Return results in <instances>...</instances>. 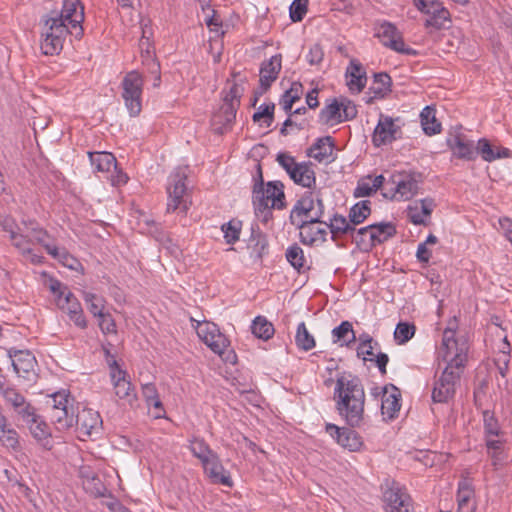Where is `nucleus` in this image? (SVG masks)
<instances>
[{
	"label": "nucleus",
	"mask_w": 512,
	"mask_h": 512,
	"mask_svg": "<svg viewBox=\"0 0 512 512\" xmlns=\"http://www.w3.org/2000/svg\"><path fill=\"white\" fill-rule=\"evenodd\" d=\"M102 418L100 414L90 408H85L74 414V425H76L77 431L80 437H97L101 434L102 430Z\"/></svg>",
	"instance_id": "nucleus-15"
},
{
	"label": "nucleus",
	"mask_w": 512,
	"mask_h": 512,
	"mask_svg": "<svg viewBox=\"0 0 512 512\" xmlns=\"http://www.w3.org/2000/svg\"><path fill=\"white\" fill-rule=\"evenodd\" d=\"M276 161L289 176L297 169V165L299 164L296 162L295 158L287 152H279L276 156Z\"/></svg>",
	"instance_id": "nucleus-61"
},
{
	"label": "nucleus",
	"mask_w": 512,
	"mask_h": 512,
	"mask_svg": "<svg viewBox=\"0 0 512 512\" xmlns=\"http://www.w3.org/2000/svg\"><path fill=\"white\" fill-rule=\"evenodd\" d=\"M282 67V57L280 54L272 56L264 61L260 67V93L264 94L271 87L272 83L278 78Z\"/></svg>",
	"instance_id": "nucleus-24"
},
{
	"label": "nucleus",
	"mask_w": 512,
	"mask_h": 512,
	"mask_svg": "<svg viewBox=\"0 0 512 512\" xmlns=\"http://www.w3.org/2000/svg\"><path fill=\"white\" fill-rule=\"evenodd\" d=\"M401 393L394 385L385 386L382 397V414L393 419L401 408Z\"/></svg>",
	"instance_id": "nucleus-30"
},
{
	"label": "nucleus",
	"mask_w": 512,
	"mask_h": 512,
	"mask_svg": "<svg viewBox=\"0 0 512 512\" xmlns=\"http://www.w3.org/2000/svg\"><path fill=\"white\" fill-rule=\"evenodd\" d=\"M371 226H365L358 230L352 231L351 235L356 244L363 249H370L374 247V244H369V236L372 233Z\"/></svg>",
	"instance_id": "nucleus-57"
},
{
	"label": "nucleus",
	"mask_w": 512,
	"mask_h": 512,
	"mask_svg": "<svg viewBox=\"0 0 512 512\" xmlns=\"http://www.w3.org/2000/svg\"><path fill=\"white\" fill-rule=\"evenodd\" d=\"M47 253L70 269H76V266L79 264L77 259L70 255L65 249H59L55 245L47 246Z\"/></svg>",
	"instance_id": "nucleus-53"
},
{
	"label": "nucleus",
	"mask_w": 512,
	"mask_h": 512,
	"mask_svg": "<svg viewBox=\"0 0 512 512\" xmlns=\"http://www.w3.org/2000/svg\"><path fill=\"white\" fill-rule=\"evenodd\" d=\"M50 417L58 430H68L74 426L73 398L66 390L58 391L50 396Z\"/></svg>",
	"instance_id": "nucleus-6"
},
{
	"label": "nucleus",
	"mask_w": 512,
	"mask_h": 512,
	"mask_svg": "<svg viewBox=\"0 0 512 512\" xmlns=\"http://www.w3.org/2000/svg\"><path fill=\"white\" fill-rule=\"evenodd\" d=\"M49 288L55 295L56 305L68 315L75 314V312L82 311L81 303L75 297V295L68 290L66 286L55 279L50 281Z\"/></svg>",
	"instance_id": "nucleus-20"
},
{
	"label": "nucleus",
	"mask_w": 512,
	"mask_h": 512,
	"mask_svg": "<svg viewBox=\"0 0 512 512\" xmlns=\"http://www.w3.org/2000/svg\"><path fill=\"white\" fill-rule=\"evenodd\" d=\"M484 430L486 436H497L499 434V425L496 418L489 412H483Z\"/></svg>",
	"instance_id": "nucleus-63"
},
{
	"label": "nucleus",
	"mask_w": 512,
	"mask_h": 512,
	"mask_svg": "<svg viewBox=\"0 0 512 512\" xmlns=\"http://www.w3.org/2000/svg\"><path fill=\"white\" fill-rule=\"evenodd\" d=\"M287 261L294 269L300 271L305 265V256L302 248L297 244L289 246L285 253Z\"/></svg>",
	"instance_id": "nucleus-54"
},
{
	"label": "nucleus",
	"mask_w": 512,
	"mask_h": 512,
	"mask_svg": "<svg viewBox=\"0 0 512 512\" xmlns=\"http://www.w3.org/2000/svg\"><path fill=\"white\" fill-rule=\"evenodd\" d=\"M8 357L18 377L31 381L36 376L37 361L29 350L9 349Z\"/></svg>",
	"instance_id": "nucleus-14"
},
{
	"label": "nucleus",
	"mask_w": 512,
	"mask_h": 512,
	"mask_svg": "<svg viewBox=\"0 0 512 512\" xmlns=\"http://www.w3.org/2000/svg\"><path fill=\"white\" fill-rule=\"evenodd\" d=\"M319 119L325 124H338L342 123L341 119V106L340 100L333 99L330 104H327L321 109Z\"/></svg>",
	"instance_id": "nucleus-44"
},
{
	"label": "nucleus",
	"mask_w": 512,
	"mask_h": 512,
	"mask_svg": "<svg viewBox=\"0 0 512 512\" xmlns=\"http://www.w3.org/2000/svg\"><path fill=\"white\" fill-rule=\"evenodd\" d=\"M197 334L200 339L215 353L227 362H234L236 355L229 351L230 342L220 332L216 324L204 322L199 325Z\"/></svg>",
	"instance_id": "nucleus-8"
},
{
	"label": "nucleus",
	"mask_w": 512,
	"mask_h": 512,
	"mask_svg": "<svg viewBox=\"0 0 512 512\" xmlns=\"http://www.w3.org/2000/svg\"><path fill=\"white\" fill-rule=\"evenodd\" d=\"M258 173H259V182L254 184V188H259L264 192V196L266 200L271 202V206L276 209H283L285 207V194L283 191V184L278 181L268 182L266 187H264L261 167L258 165Z\"/></svg>",
	"instance_id": "nucleus-26"
},
{
	"label": "nucleus",
	"mask_w": 512,
	"mask_h": 512,
	"mask_svg": "<svg viewBox=\"0 0 512 512\" xmlns=\"http://www.w3.org/2000/svg\"><path fill=\"white\" fill-rule=\"evenodd\" d=\"M375 36L381 41V43L389 47L390 49L410 55L413 53V50L411 48H407L405 46V43L401 37L400 32L396 28L395 25H393L390 22H382L379 23L375 28Z\"/></svg>",
	"instance_id": "nucleus-16"
},
{
	"label": "nucleus",
	"mask_w": 512,
	"mask_h": 512,
	"mask_svg": "<svg viewBox=\"0 0 512 512\" xmlns=\"http://www.w3.org/2000/svg\"><path fill=\"white\" fill-rule=\"evenodd\" d=\"M29 427L30 433L33 438L45 449L52 448L51 431L48 424L41 420L40 417L34 412L33 416L23 419Z\"/></svg>",
	"instance_id": "nucleus-29"
},
{
	"label": "nucleus",
	"mask_w": 512,
	"mask_h": 512,
	"mask_svg": "<svg viewBox=\"0 0 512 512\" xmlns=\"http://www.w3.org/2000/svg\"><path fill=\"white\" fill-rule=\"evenodd\" d=\"M80 477L83 479V485H93L97 494H102V484L100 479L90 470L89 467H81L79 470Z\"/></svg>",
	"instance_id": "nucleus-59"
},
{
	"label": "nucleus",
	"mask_w": 512,
	"mask_h": 512,
	"mask_svg": "<svg viewBox=\"0 0 512 512\" xmlns=\"http://www.w3.org/2000/svg\"><path fill=\"white\" fill-rule=\"evenodd\" d=\"M475 151L476 155L479 154L486 162H493L497 159L507 158L510 156V150L508 148H494L486 138L478 140Z\"/></svg>",
	"instance_id": "nucleus-34"
},
{
	"label": "nucleus",
	"mask_w": 512,
	"mask_h": 512,
	"mask_svg": "<svg viewBox=\"0 0 512 512\" xmlns=\"http://www.w3.org/2000/svg\"><path fill=\"white\" fill-rule=\"evenodd\" d=\"M96 318L98 319V326L103 334H117V326L115 320L113 319L110 313L104 312L100 316H97Z\"/></svg>",
	"instance_id": "nucleus-60"
},
{
	"label": "nucleus",
	"mask_w": 512,
	"mask_h": 512,
	"mask_svg": "<svg viewBox=\"0 0 512 512\" xmlns=\"http://www.w3.org/2000/svg\"><path fill=\"white\" fill-rule=\"evenodd\" d=\"M469 345L465 337H457L453 329H445L442 336V344L439 357L447 366L456 369H465Z\"/></svg>",
	"instance_id": "nucleus-3"
},
{
	"label": "nucleus",
	"mask_w": 512,
	"mask_h": 512,
	"mask_svg": "<svg viewBox=\"0 0 512 512\" xmlns=\"http://www.w3.org/2000/svg\"><path fill=\"white\" fill-rule=\"evenodd\" d=\"M274 109V103L261 104L252 116L253 121L255 123L263 121L265 127H270L274 121Z\"/></svg>",
	"instance_id": "nucleus-52"
},
{
	"label": "nucleus",
	"mask_w": 512,
	"mask_h": 512,
	"mask_svg": "<svg viewBox=\"0 0 512 512\" xmlns=\"http://www.w3.org/2000/svg\"><path fill=\"white\" fill-rule=\"evenodd\" d=\"M189 449L192 452L193 456L198 458L201 463L204 462L209 457L213 456L215 453L210 449L209 445L205 442L204 439L194 437L189 441Z\"/></svg>",
	"instance_id": "nucleus-51"
},
{
	"label": "nucleus",
	"mask_w": 512,
	"mask_h": 512,
	"mask_svg": "<svg viewBox=\"0 0 512 512\" xmlns=\"http://www.w3.org/2000/svg\"><path fill=\"white\" fill-rule=\"evenodd\" d=\"M83 300L87 305V309L94 317L100 316L104 313L106 304L104 297L91 292H83Z\"/></svg>",
	"instance_id": "nucleus-50"
},
{
	"label": "nucleus",
	"mask_w": 512,
	"mask_h": 512,
	"mask_svg": "<svg viewBox=\"0 0 512 512\" xmlns=\"http://www.w3.org/2000/svg\"><path fill=\"white\" fill-rule=\"evenodd\" d=\"M332 337L334 342L342 341V345H350L356 341V335L353 330L352 323L349 321H342L339 326L332 330Z\"/></svg>",
	"instance_id": "nucleus-43"
},
{
	"label": "nucleus",
	"mask_w": 512,
	"mask_h": 512,
	"mask_svg": "<svg viewBox=\"0 0 512 512\" xmlns=\"http://www.w3.org/2000/svg\"><path fill=\"white\" fill-rule=\"evenodd\" d=\"M295 344L298 349L303 351H310L316 346L315 338L308 331L305 322H301L297 326Z\"/></svg>",
	"instance_id": "nucleus-45"
},
{
	"label": "nucleus",
	"mask_w": 512,
	"mask_h": 512,
	"mask_svg": "<svg viewBox=\"0 0 512 512\" xmlns=\"http://www.w3.org/2000/svg\"><path fill=\"white\" fill-rule=\"evenodd\" d=\"M188 167H177L169 175L166 185L167 213L186 216L192 205V194L187 184Z\"/></svg>",
	"instance_id": "nucleus-2"
},
{
	"label": "nucleus",
	"mask_w": 512,
	"mask_h": 512,
	"mask_svg": "<svg viewBox=\"0 0 512 512\" xmlns=\"http://www.w3.org/2000/svg\"><path fill=\"white\" fill-rule=\"evenodd\" d=\"M22 224L24 225V235L31 241L30 246L33 243H37L43 246L46 251L47 246H53L47 242V239L50 237L47 230L41 227L35 220L23 221Z\"/></svg>",
	"instance_id": "nucleus-36"
},
{
	"label": "nucleus",
	"mask_w": 512,
	"mask_h": 512,
	"mask_svg": "<svg viewBox=\"0 0 512 512\" xmlns=\"http://www.w3.org/2000/svg\"><path fill=\"white\" fill-rule=\"evenodd\" d=\"M418 10L427 16L424 22L426 29L441 30L451 24L450 12L439 0H427Z\"/></svg>",
	"instance_id": "nucleus-13"
},
{
	"label": "nucleus",
	"mask_w": 512,
	"mask_h": 512,
	"mask_svg": "<svg viewBox=\"0 0 512 512\" xmlns=\"http://www.w3.org/2000/svg\"><path fill=\"white\" fill-rule=\"evenodd\" d=\"M290 178L295 184L301 185L302 187L309 189L315 187L316 176L313 169V163L310 161L300 162L297 165V169H295L290 175Z\"/></svg>",
	"instance_id": "nucleus-33"
},
{
	"label": "nucleus",
	"mask_w": 512,
	"mask_h": 512,
	"mask_svg": "<svg viewBox=\"0 0 512 512\" xmlns=\"http://www.w3.org/2000/svg\"><path fill=\"white\" fill-rule=\"evenodd\" d=\"M238 108L239 106L223 100L218 113L214 115V122L221 124L223 127L231 125L235 121Z\"/></svg>",
	"instance_id": "nucleus-46"
},
{
	"label": "nucleus",
	"mask_w": 512,
	"mask_h": 512,
	"mask_svg": "<svg viewBox=\"0 0 512 512\" xmlns=\"http://www.w3.org/2000/svg\"><path fill=\"white\" fill-rule=\"evenodd\" d=\"M46 18L60 19L68 30L75 31L76 36L83 33L81 23L84 20V11L78 0H65L60 13L52 11Z\"/></svg>",
	"instance_id": "nucleus-12"
},
{
	"label": "nucleus",
	"mask_w": 512,
	"mask_h": 512,
	"mask_svg": "<svg viewBox=\"0 0 512 512\" xmlns=\"http://www.w3.org/2000/svg\"><path fill=\"white\" fill-rule=\"evenodd\" d=\"M400 134L401 128L395 124L394 119L381 114L372 135V142L376 147H380L400 138Z\"/></svg>",
	"instance_id": "nucleus-19"
},
{
	"label": "nucleus",
	"mask_w": 512,
	"mask_h": 512,
	"mask_svg": "<svg viewBox=\"0 0 512 512\" xmlns=\"http://www.w3.org/2000/svg\"><path fill=\"white\" fill-rule=\"evenodd\" d=\"M326 432L334 438L339 445L349 451H359L362 447V438L352 429L344 427L340 428L334 424H327Z\"/></svg>",
	"instance_id": "nucleus-22"
},
{
	"label": "nucleus",
	"mask_w": 512,
	"mask_h": 512,
	"mask_svg": "<svg viewBox=\"0 0 512 512\" xmlns=\"http://www.w3.org/2000/svg\"><path fill=\"white\" fill-rule=\"evenodd\" d=\"M325 226L326 231L330 230L333 240L340 235L351 234L352 231H355V227H353L350 220L337 214L330 219L329 223L325 222Z\"/></svg>",
	"instance_id": "nucleus-41"
},
{
	"label": "nucleus",
	"mask_w": 512,
	"mask_h": 512,
	"mask_svg": "<svg viewBox=\"0 0 512 512\" xmlns=\"http://www.w3.org/2000/svg\"><path fill=\"white\" fill-rule=\"evenodd\" d=\"M2 396L22 420L34 415L35 408L26 401L25 397L16 388L7 387L3 389Z\"/></svg>",
	"instance_id": "nucleus-27"
},
{
	"label": "nucleus",
	"mask_w": 512,
	"mask_h": 512,
	"mask_svg": "<svg viewBox=\"0 0 512 512\" xmlns=\"http://www.w3.org/2000/svg\"><path fill=\"white\" fill-rule=\"evenodd\" d=\"M324 215V204L319 195L314 192H305L294 204L289 220L291 224L304 221H320Z\"/></svg>",
	"instance_id": "nucleus-5"
},
{
	"label": "nucleus",
	"mask_w": 512,
	"mask_h": 512,
	"mask_svg": "<svg viewBox=\"0 0 512 512\" xmlns=\"http://www.w3.org/2000/svg\"><path fill=\"white\" fill-rule=\"evenodd\" d=\"M202 466L205 473L213 483H219L227 487H232L233 481L231 480L230 474L224 469L216 453L202 462Z\"/></svg>",
	"instance_id": "nucleus-28"
},
{
	"label": "nucleus",
	"mask_w": 512,
	"mask_h": 512,
	"mask_svg": "<svg viewBox=\"0 0 512 512\" xmlns=\"http://www.w3.org/2000/svg\"><path fill=\"white\" fill-rule=\"evenodd\" d=\"M372 228V233L370 234L369 244H381L387 241L389 238L393 237L396 234V227L391 222H381L370 225Z\"/></svg>",
	"instance_id": "nucleus-40"
},
{
	"label": "nucleus",
	"mask_w": 512,
	"mask_h": 512,
	"mask_svg": "<svg viewBox=\"0 0 512 512\" xmlns=\"http://www.w3.org/2000/svg\"><path fill=\"white\" fill-rule=\"evenodd\" d=\"M421 125L426 135H435L441 132V124L436 119V111L426 106L420 113Z\"/></svg>",
	"instance_id": "nucleus-42"
},
{
	"label": "nucleus",
	"mask_w": 512,
	"mask_h": 512,
	"mask_svg": "<svg viewBox=\"0 0 512 512\" xmlns=\"http://www.w3.org/2000/svg\"><path fill=\"white\" fill-rule=\"evenodd\" d=\"M0 226L2 230L8 234L11 244L20 253H31V241L24 235L23 230L19 227L14 218L11 216L1 217Z\"/></svg>",
	"instance_id": "nucleus-21"
},
{
	"label": "nucleus",
	"mask_w": 512,
	"mask_h": 512,
	"mask_svg": "<svg viewBox=\"0 0 512 512\" xmlns=\"http://www.w3.org/2000/svg\"><path fill=\"white\" fill-rule=\"evenodd\" d=\"M346 75L349 77L347 85L351 92L360 93L366 85L367 76L362 64L352 59L347 67Z\"/></svg>",
	"instance_id": "nucleus-31"
},
{
	"label": "nucleus",
	"mask_w": 512,
	"mask_h": 512,
	"mask_svg": "<svg viewBox=\"0 0 512 512\" xmlns=\"http://www.w3.org/2000/svg\"><path fill=\"white\" fill-rule=\"evenodd\" d=\"M385 178L383 175H377L375 177L367 176L360 179L355 188V197H366L376 192L382 186L384 187Z\"/></svg>",
	"instance_id": "nucleus-39"
},
{
	"label": "nucleus",
	"mask_w": 512,
	"mask_h": 512,
	"mask_svg": "<svg viewBox=\"0 0 512 512\" xmlns=\"http://www.w3.org/2000/svg\"><path fill=\"white\" fill-rule=\"evenodd\" d=\"M371 214L370 201L362 200L351 207L349 211V220L353 227L365 221Z\"/></svg>",
	"instance_id": "nucleus-49"
},
{
	"label": "nucleus",
	"mask_w": 512,
	"mask_h": 512,
	"mask_svg": "<svg viewBox=\"0 0 512 512\" xmlns=\"http://www.w3.org/2000/svg\"><path fill=\"white\" fill-rule=\"evenodd\" d=\"M447 145L452 155L458 159L465 161H473L476 159V146L474 142L467 139L462 134L452 135L447 139Z\"/></svg>",
	"instance_id": "nucleus-25"
},
{
	"label": "nucleus",
	"mask_w": 512,
	"mask_h": 512,
	"mask_svg": "<svg viewBox=\"0 0 512 512\" xmlns=\"http://www.w3.org/2000/svg\"><path fill=\"white\" fill-rule=\"evenodd\" d=\"M224 239L227 244H234L240 238L241 222L238 220H230L221 226Z\"/></svg>",
	"instance_id": "nucleus-55"
},
{
	"label": "nucleus",
	"mask_w": 512,
	"mask_h": 512,
	"mask_svg": "<svg viewBox=\"0 0 512 512\" xmlns=\"http://www.w3.org/2000/svg\"><path fill=\"white\" fill-rule=\"evenodd\" d=\"M415 326L407 322H400L397 324L394 331V338L398 344L408 342L415 334Z\"/></svg>",
	"instance_id": "nucleus-56"
},
{
	"label": "nucleus",
	"mask_w": 512,
	"mask_h": 512,
	"mask_svg": "<svg viewBox=\"0 0 512 512\" xmlns=\"http://www.w3.org/2000/svg\"><path fill=\"white\" fill-rule=\"evenodd\" d=\"M334 149L333 139L330 136L322 137L307 149V155L318 162L329 160Z\"/></svg>",
	"instance_id": "nucleus-37"
},
{
	"label": "nucleus",
	"mask_w": 512,
	"mask_h": 512,
	"mask_svg": "<svg viewBox=\"0 0 512 512\" xmlns=\"http://www.w3.org/2000/svg\"><path fill=\"white\" fill-rule=\"evenodd\" d=\"M253 206L254 211H263L268 208H273L271 202L266 200L264 192L259 188H253Z\"/></svg>",
	"instance_id": "nucleus-64"
},
{
	"label": "nucleus",
	"mask_w": 512,
	"mask_h": 512,
	"mask_svg": "<svg viewBox=\"0 0 512 512\" xmlns=\"http://www.w3.org/2000/svg\"><path fill=\"white\" fill-rule=\"evenodd\" d=\"M386 512H410L411 498L397 483L393 482L383 492Z\"/></svg>",
	"instance_id": "nucleus-18"
},
{
	"label": "nucleus",
	"mask_w": 512,
	"mask_h": 512,
	"mask_svg": "<svg viewBox=\"0 0 512 512\" xmlns=\"http://www.w3.org/2000/svg\"><path fill=\"white\" fill-rule=\"evenodd\" d=\"M74 33L61 22L60 19L46 18L42 29L41 50L45 55H57L63 48L68 34Z\"/></svg>",
	"instance_id": "nucleus-7"
},
{
	"label": "nucleus",
	"mask_w": 512,
	"mask_h": 512,
	"mask_svg": "<svg viewBox=\"0 0 512 512\" xmlns=\"http://www.w3.org/2000/svg\"><path fill=\"white\" fill-rule=\"evenodd\" d=\"M340 106L342 122L352 120L357 116V107L351 100L347 98H341Z\"/></svg>",
	"instance_id": "nucleus-62"
},
{
	"label": "nucleus",
	"mask_w": 512,
	"mask_h": 512,
	"mask_svg": "<svg viewBox=\"0 0 512 512\" xmlns=\"http://www.w3.org/2000/svg\"><path fill=\"white\" fill-rule=\"evenodd\" d=\"M435 207L432 198H424L408 205L406 214L408 220L414 225H427Z\"/></svg>",
	"instance_id": "nucleus-23"
},
{
	"label": "nucleus",
	"mask_w": 512,
	"mask_h": 512,
	"mask_svg": "<svg viewBox=\"0 0 512 512\" xmlns=\"http://www.w3.org/2000/svg\"><path fill=\"white\" fill-rule=\"evenodd\" d=\"M143 78L133 70L128 72L122 80V98L131 116H137L142 109Z\"/></svg>",
	"instance_id": "nucleus-11"
},
{
	"label": "nucleus",
	"mask_w": 512,
	"mask_h": 512,
	"mask_svg": "<svg viewBox=\"0 0 512 512\" xmlns=\"http://www.w3.org/2000/svg\"><path fill=\"white\" fill-rule=\"evenodd\" d=\"M457 505L456 512H474L476 509L474 489L468 479H463L458 484Z\"/></svg>",
	"instance_id": "nucleus-32"
},
{
	"label": "nucleus",
	"mask_w": 512,
	"mask_h": 512,
	"mask_svg": "<svg viewBox=\"0 0 512 512\" xmlns=\"http://www.w3.org/2000/svg\"><path fill=\"white\" fill-rule=\"evenodd\" d=\"M292 225L299 230L300 242L304 245H319L326 241L328 232L326 231L325 222L321 219L320 221H304Z\"/></svg>",
	"instance_id": "nucleus-17"
},
{
	"label": "nucleus",
	"mask_w": 512,
	"mask_h": 512,
	"mask_svg": "<svg viewBox=\"0 0 512 512\" xmlns=\"http://www.w3.org/2000/svg\"><path fill=\"white\" fill-rule=\"evenodd\" d=\"M109 364V375L111 384L114 390L115 397L119 401H123L124 404H127L133 407L137 400V393L135 387L131 383L130 376L127 371L122 369L115 359L108 362Z\"/></svg>",
	"instance_id": "nucleus-9"
},
{
	"label": "nucleus",
	"mask_w": 512,
	"mask_h": 512,
	"mask_svg": "<svg viewBox=\"0 0 512 512\" xmlns=\"http://www.w3.org/2000/svg\"><path fill=\"white\" fill-rule=\"evenodd\" d=\"M88 156L94 172L109 174L112 169H116L117 160L110 152H88Z\"/></svg>",
	"instance_id": "nucleus-35"
},
{
	"label": "nucleus",
	"mask_w": 512,
	"mask_h": 512,
	"mask_svg": "<svg viewBox=\"0 0 512 512\" xmlns=\"http://www.w3.org/2000/svg\"><path fill=\"white\" fill-rule=\"evenodd\" d=\"M464 369H456L445 366L439 376H435L432 389V400L435 403H447L456 392V386L460 381Z\"/></svg>",
	"instance_id": "nucleus-10"
},
{
	"label": "nucleus",
	"mask_w": 512,
	"mask_h": 512,
	"mask_svg": "<svg viewBox=\"0 0 512 512\" xmlns=\"http://www.w3.org/2000/svg\"><path fill=\"white\" fill-rule=\"evenodd\" d=\"M333 399L341 417L351 427L359 426L363 420L365 392L360 379L352 375L337 377Z\"/></svg>",
	"instance_id": "nucleus-1"
},
{
	"label": "nucleus",
	"mask_w": 512,
	"mask_h": 512,
	"mask_svg": "<svg viewBox=\"0 0 512 512\" xmlns=\"http://www.w3.org/2000/svg\"><path fill=\"white\" fill-rule=\"evenodd\" d=\"M308 0H293L289 7V15L293 22L302 21L307 13Z\"/></svg>",
	"instance_id": "nucleus-58"
},
{
	"label": "nucleus",
	"mask_w": 512,
	"mask_h": 512,
	"mask_svg": "<svg viewBox=\"0 0 512 512\" xmlns=\"http://www.w3.org/2000/svg\"><path fill=\"white\" fill-rule=\"evenodd\" d=\"M418 191V181L412 173L396 172L385 181L383 196L396 201L410 200Z\"/></svg>",
	"instance_id": "nucleus-4"
},
{
	"label": "nucleus",
	"mask_w": 512,
	"mask_h": 512,
	"mask_svg": "<svg viewBox=\"0 0 512 512\" xmlns=\"http://www.w3.org/2000/svg\"><path fill=\"white\" fill-rule=\"evenodd\" d=\"M303 93V86L300 82H293L291 87L285 91L280 99V104L286 113H290L293 104L300 100Z\"/></svg>",
	"instance_id": "nucleus-47"
},
{
	"label": "nucleus",
	"mask_w": 512,
	"mask_h": 512,
	"mask_svg": "<svg viewBox=\"0 0 512 512\" xmlns=\"http://www.w3.org/2000/svg\"><path fill=\"white\" fill-rule=\"evenodd\" d=\"M252 333L260 339L268 340L274 335V326L264 316H257L251 325Z\"/></svg>",
	"instance_id": "nucleus-48"
},
{
	"label": "nucleus",
	"mask_w": 512,
	"mask_h": 512,
	"mask_svg": "<svg viewBox=\"0 0 512 512\" xmlns=\"http://www.w3.org/2000/svg\"><path fill=\"white\" fill-rule=\"evenodd\" d=\"M391 77L387 73H377L374 75L373 82L369 87V92L373 94L366 102L371 103L373 99H382L391 91Z\"/></svg>",
	"instance_id": "nucleus-38"
}]
</instances>
